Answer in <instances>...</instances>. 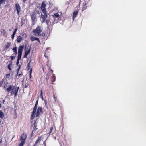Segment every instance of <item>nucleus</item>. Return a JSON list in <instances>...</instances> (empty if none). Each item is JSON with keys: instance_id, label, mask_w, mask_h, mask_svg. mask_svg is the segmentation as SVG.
<instances>
[{"instance_id": "obj_4", "label": "nucleus", "mask_w": 146, "mask_h": 146, "mask_svg": "<svg viewBox=\"0 0 146 146\" xmlns=\"http://www.w3.org/2000/svg\"><path fill=\"white\" fill-rule=\"evenodd\" d=\"M23 48L24 46H20L19 48L18 53L17 60L16 62L17 65H19V60L21 58L22 52L23 50Z\"/></svg>"}, {"instance_id": "obj_31", "label": "nucleus", "mask_w": 146, "mask_h": 146, "mask_svg": "<svg viewBox=\"0 0 146 146\" xmlns=\"http://www.w3.org/2000/svg\"><path fill=\"white\" fill-rule=\"evenodd\" d=\"M43 93H42V90H41V93H40V97H41V98L43 99Z\"/></svg>"}, {"instance_id": "obj_27", "label": "nucleus", "mask_w": 146, "mask_h": 146, "mask_svg": "<svg viewBox=\"0 0 146 146\" xmlns=\"http://www.w3.org/2000/svg\"><path fill=\"white\" fill-rule=\"evenodd\" d=\"M17 29H17V28H15L14 31L13 32L12 34L15 35L16 34V32L17 31Z\"/></svg>"}, {"instance_id": "obj_21", "label": "nucleus", "mask_w": 146, "mask_h": 146, "mask_svg": "<svg viewBox=\"0 0 146 146\" xmlns=\"http://www.w3.org/2000/svg\"><path fill=\"white\" fill-rule=\"evenodd\" d=\"M13 52L14 53L13 54V55H15V56H16L17 54V47H15L13 48Z\"/></svg>"}, {"instance_id": "obj_47", "label": "nucleus", "mask_w": 146, "mask_h": 146, "mask_svg": "<svg viewBox=\"0 0 146 146\" xmlns=\"http://www.w3.org/2000/svg\"><path fill=\"white\" fill-rule=\"evenodd\" d=\"M19 74H18V72H17V74H16V75H15V76H18V75H19Z\"/></svg>"}, {"instance_id": "obj_10", "label": "nucleus", "mask_w": 146, "mask_h": 146, "mask_svg": "<svg viewBox=\"0 0 146 146\" xmlns=\"http://www.w3.org/2000/svg\"><path fill=\"white\" fill-rule=\"evenodd\" d=\"M42 112V110L41 107H39L37 110L36 117H39L40 114V113Z\"/></svg>"}, {"instance_id": "obj_35", "label": "nucleus", "mask_w": 146, "mask_h": 146, "mask_svg": "<svg viewBox=\"0 0 146 146\" xmlns=\"http://www.w3.org/2000/svg\"><path fill=\"white\" fill-rule=\"evenodd\" d=\"M23 75V73L22 72H21L20 74L18 75V76L19 77H21Z\"/></svg>"}, {"instance_id": "obj_3", "label": "nucleus", "mask_w": 146, "mask_h": 146, "mask_svg": "<svg viewBox=\"0 0 146 146\" xmlns=\"http://www.w3.org/2000/svg\"><path fill=\"white\" fill-rule=\"evenodd\" d=\"M42 27L41 26H38L36 29L33 30L32 32L34 33V35L36 36L41 35V33L42 31Z\"/></svg>"}, {"instance_id": "obj_32", "label": "nucleus", "mask_w": 146, "mask_h": 146, "mask_svg": "<svg viewBox=\"0 0 146 146\" xmlns=\"http://www.w3.org/2000/svg\"><path fill=\"white\" fill-rule=\"evenodd\" d=\"M30 62H29V63H28V65H27V69L28 70H29L30 68Z\"/></svg>"}, {"instance_id": "obj_2", "label": "nucleus", "mask_w": 146, "mask_h": 146, "mask_svg": "<svg viewBox=\"0 0 146 146\" xmlns=\"http://www.w3.org/2000/svg\"><path fill=\"white\" fill-rule=\"evenodd\" d=\"M27 135L26 134L23 133L21 135L19 140L21 141L19 143L18 146H23L25 143V141L27 139Z\"/></svg>"}, {"instance_id": "obj_45", "label": "nucleus", "mask_w": 146, "mask_h": 146, "mask_svg": "<svg viewBox=\"0 0 146 146\" xmlns=\"http://www.w3.org/2000/svg\"><path fill=\"white\" fill-rule=\"evenodd\" d=\"M53 97H54V100H55V101H56V98L54 96V95H53Z\"/></svg>"}, {"instance_id": "obj_38", "label": "nucleus", "mask_w": 146, "mask_h": 146, "mask_svg": "<svg viewBox=\"0 0 146 146\" xmlns=\"http://www.w3.org/2000/svg\"><path fill=\"white\" fill-rule=\"evenodd\" d=\"M3 84V81L0 82V87Z\"/></svg>"}, {"instance_id": "obj_36", "label": "nucleus", "mask_w": 146, "mask_h": 146, "mask_svg": "<svg viewBox=\"0 0 146 146\" xmlns=\"http://www.w3.org/2000/svg\"><path fill=\"white\" fill-rule=\"evenodd\" d=\"M52 76L53 78V80L52 81L53 82H54L55 80V76L54 74H53Z\"/></svg>"}, {"instance_id": "obj_29", "label": "nucleus", "mask_w": 146, "mask_h": 146, "mask_svg": "<svg viewBox=\"0 0 146 146\" xmlns=\"http://www.w3.org/2000/svg\"><path fill=\"white\" fill-rule=\"evenodd\" d=\"M29 86V84L28 82L27 83H26L25 84L24 86V88H27Z\"/></svg>"}, {"instance_id": "obj_25", "label": "nucleus", "mask_w": 146, "mask_h": 146, "mask_svg": "<svg viewBox=\"0 0 146 146\" xmlns=\"http://www.w3.org/2000/svg\"><path fill=\"white\" fill-rule=\"evenodd\" d=\"M53 17H56L57 18L59 16V15L58 14V13H56L55 14H54L53 16Z\"/></svg>"}, {"instance_id": "obj_24", "label": "nucleus", "mask_w": 146, "mask_h": 146, "mask_svg": "<svg viewBox=\"0 0 146 146\" xmlns=\"http://www.w3.org/2000/svg\"><path fill=\"white\" fill-rule=\"evenodd\" d=\"M25 50V53L26 54H28L30 52V48H29L27 50Z\"/></svg>"}, {"instance_id": "obj_54", "label": "nucleus", "mask_w": 146, "mask_h": 146, "mask_svg": "<svg viewBox=\"0 0 146 146\" xmlns=\"http://www.w3.org/2000/svg\"><path fill=\"white\" fill-rule=\"evenodd\" d=\"M3 31L4 32H5V30H3Z\"/></svg>"}, {"instance_id": "obj_50", "label": "nucleus", "mask_w": 146, "mask_h": 146, "mask_svg": "<svg viewBox=\"0 0 146 146\" xmlns=\"http://www.w3.org/2000/svg\"><path fill=\"white\" fill-rule=\"evenodd\" d=\"M5 101V100L4 99H3L2 102H3V103H4Z\"/></svg>"}, {"instance_id": "obj_41", "label": "nucleus", "mask_w": 146, "mask_h": 146, "mask_svg": "<svg viewBox=\"0 0 146 146\" xmlns=\"http://www.w3.org/2000/svg\"><path fill=\"white\" fill-rule=\"evenodd\" d=\"M45 33H43L42 34V36L43 37L45 36Z\"/></svg>"}, {"instance_id": "obj_6", "label": "nucleus", "mask_w": 146, "mask_h": 146, "mask_svg": "<svg viewBox=\"0 0 146 146\" xmlns=\"http://www.w3.org/2000/svg\"><path fill=\"white\" fill-rule=\"evenodd\" d=\"M43 13V14H41V18L40 19L41 22L42 23L45 22L46 21V19L48 17V15L47 12L46 13Z\"/></svg>"}, {"instance_id": "obj_46", "label": "nucleus", "mask_w": 146, "mask_h": 146, "mask_svg": "<svg viewBox=\"0 0 146 146\" xmlns=\"http://www.w3.org/2000/svg\"><path fill=\"white\" fill-rule=\"evenodd\" d=\"M18 65V68H20L21 67V65H20V64H19Z\"/></svg>"}, {"instance_id": "obj_23", "label": "nucleus", "mask_w": 146, "mask_h": 146, "mask_svg": "<svg viewBox=\"0 0 146 146\" xmlns=\"http://www.w3.org/2000/svg\"><path fill=\"white\" fill-rule=\"evenodd\" d=\"M6 0H0V5L4 4Z\"/></svg>"}, {"instance_id": "obj_12", "label": "nucleus", "mask_w": 146, "mask_h": 146, "mask_svg": "<svg viewBox=\"0 0 146 146\" xmlns=\"http://www.w3.org/2000/svg\"><path fill=\"white\" fill-rule=\"evenodd\" d=\"M42 138V137L41 136L39 137H38L37 140L35 142L33 146H37V144L38 143H39L40 142Z\"/></svg>"}, {"instance_id": "obj_52", "label": "nucleus", "mask_w": 146, "mask_h": 146, "mask_svg": "<svg viewBox=\"0 0 146 146\" xmlns=\"http://www.w3.org/2000/svg\"><path fill=\"white\" fill-rule=\"evenodd\" d=\"M45 105L47 104V102H45Z\"/></svg>"}, {"instance_id": "obj_1", "label": "nucleus", "mask_w": 146, "mask_h": 146, "mask_svg": "<svg viewBox=\"0 0 146 146\" xmlns=\"http://www.w3.org/2000/svg\"><path fill=\"white\" fill-rule=\"evenodd\" d=\"M19 89V87H17L15 86L9 85H8L7 88L6 89V90L8 94L11 93V96L14 94V97H16L17 95Z\"/></svg>"}, {"instance_id": "obj_20", "label": "nucleus", "mask_w": 146, "mask_h": 146, "mask_svg": "<svg viewBox=\"0 0 146 146\" xmlns=\"http://www.w3.org/2000/svg\"><path fill=\"white\" fill-rule=\"evenodd\" d=\"M22 40V37L20 36H19L17 37V38L16 40L17 41V42L20 43Z\"/></svg>"}, {"instance_id": "obj_37", "label": "nucleus", "mask_w": 146, "mask_h": 146, "mask_svg": "<svg viewBox=\"0 0 146 146\" xmlns=\"http://www.w3.org/2000/svg\"><path fill=\"white\" fill-rule=\"evenodd\" d=\"M28 55V54H26V53H25V54H24V55L23 56V58H27V56Z\"/></svg>"}, {"instance_id": "obj_43", "label": "nucleus", "mask_w": 146, "mask_h": 146, "mask_svg": "<svg viewBox=\"0 0 146 146\" xmlns=\"http://www.w3.org/2000/svg\"><path fill=\"white\" fill-rule=\"evenodd\" d=\"M47 74H48L46 73V74H45V76H44V77L45 78H47Z\"/></svg>"}, {"instance_id": "obj_11", "label": "nucleus", "mask_w": 146, "mask_h": 146, "mask_svg": "<svg viewBox=\"0 0 146 146\" xmlns=\"http://www.w3.org/2000/svg\"><path fill=\"white\" fill-rule=\"evenodd\" d=\"M30 40L31 41H33L35 40H37L39 43H40V41L39 38L34 36H32L30 38Z\"/></svg>"}, {"instance_id": "obj_5", "label": "nucleus", "mask_w": 146, "mask_h": 146, "mask_svg": "<svg viewBox=\"0 0 146 146\" xmlns=\"http://www.w3.org/2000/svg\"><path fill=\"white\" fill-rule=\"evenodd\" d=\"M31 17L32 20V25H34L37 21L36 14L35 12H33L31 15Z\"/></svg>"}, {"instance_id": "obj_18", "label": "nucleus", "mask_w": 146, "mask_h": 146, "mask_svg": "<svg viewBox=\"0 0 146 146\" xmlns=\"http://www.w3.org/2000/svg\"><path fill=\"white\" fill-rule=\"evenodd\" d=\"M38 99L36 102L35 105L34 107H33V111H35V110L36 111V110L37 108V105L38 103Z\"/></svg>"}, {"instance_id": "obj_16", "label": "nucleus", "mask_w": 146, "mask_h": 146, "mask_svg": "<svg viewBox=\"0 0 146 146\" xmlns=\"http://www.w3.org/2000/svg\"><path fill=\"white\" fill-rule=\"evenodd\" d=\"M36 111H33V110L32 112V114L31 115V120H33L34 118L35 117V114Z\"/></svg>"}, {"instance_id": "obj_55", "label": "nucleus", "mask_w": 146, "mask_h": 146, "mask_svg": "<svg viewBox=\"0 0 146 146\" xmlns=\"http://www.w3.org/2000/svg\"><path fill=\"white\" fill-rule=\"evenodd\" d=\"M1 120L0 119V123H1Z\"/></svg>"}, {"instance_id": "obj_49", "label": "nucleus", "mask_w": 146, "mask_h": 146, "mask_svg": "<svg viewBox=\"0 0 146 146\" xmlns=\"http://www.w3.org/2000/svg\"><path fill=\"white\" fill-rule=\"evenodd\" d=\"M26 0H23V1L24 3H25Z\"/></svg>"}, {"instance_id": "obj_42", "label": "nucleus", "mask_w": 146, "mask_h": 146, "mask_svg": "<svg viewBox=\"0 0 146 146\" xmlns=\"http://www.w3.org/2000/svg\"><path fill=\"white\" fill-rule=\"evenodd\" d=\"M20 68H17V72H18V73L19 72V70H20Z\"/></svg>"}, {"instance_id": "obj_34", "label": "nucleus", "mask_w": 146, "mask_h": 146, "mask_svg": "<svg viewBox=\"0 0 146 146\" xmlns=\"http://www.w3.org/2000/svg\"><path fill=\"white\" fill-rule=\"evenodd\" d=\"M5 76L7 78H9L10 77V74L9 73L6 74L5 75Z\"/></svg>"}, {"instance_id": "obj_39", "label": "nucleus", "mask_w": 146, "mask_h": 146, "mask_svg": "<svg viewBox=\"0 0 146 146\" xmlns=\"http://www.w3.org/2000/svg\"><path fill=\"white\" fill-rule=\"evenodd\" d=\"M15 35H12V38L13 40L14 38V37H15Z\"/></svg>"}, {"instance_id": "obj_26", "label": "nucleus", "mask_w": 146, "mask_h": 146, "mask_svg": "<svg viewBox=\"0 0 146 146\" xmlns=\"http://www.w3.org/2000/svg\"><path fill=\"white\" fill-rule=\"evenodd\" d=\"M32 68H31L30 69V74H29L30 79H31V77H32L31 73H32Z\"/></svg>"}, {"instance_id": "obj_17", "label": "nucleus", "mask_w": 146, "mask_h": 146, "mask_svg": "<svg viewBox=\"0 0 146 146\" xmlns=\"http://www.w3.org/2000/svg\"><path fill=\"white\" fill-rule=\"evenodd\" d=\"M11 44V43L10 42H7L4 48V50H5L7 49L10 46Z\"/></svg>"}, {"instance_id": "obj_33", "label": "nucleus", "mask_w": 146, "mask_h": 146, "mask_svg": "<svg viewBox=\"0 0 146 146\" xmlns=\"http://www.w3.org/2000/svg\"><path fill=\"white\" fill-rule=\"evenodd\" d=\"M47 78H45L47 82L48 83V80L49 79V76L48 74H47Z\"/></svg>"}, {"instance_id": "obj_8", "label": "nucleus", "mask_w": 146, "mask_h": 146, "mask_svg": "<svg viewBox=\"0 0 146 146\" xmlns=\"http://www.w3.org/2000/svg\"><path fill=\"white\" fill-rule=\"evenodd\" d=\"M46 5L45 3L44 2H43L41 5V9L43 13H46V9L45 7Z\"/></svg>"}, {"instance_id": "obj_9", "label": "nucleus", "mask_w": 146, "mask_h": 146, "mask_svg": "<svg viewBox=\"0 0 146 146\" xmlns=\"http://www.w3.org/2000/svg\"><path fill=\"white\" fill-rule=\"evenodd\" d=\"M32 121H31V124L32 127H33V130L36 131L37 129V123H36V120L35 121L33 124H32Z\"/></svg>"}, {"instance_id": "obj_51", "label": "nucleus", "mask_w": 146, "mask_h": 146, "mask_svg": "<svg viewBox=\"0 0 146 146\" xmlns=\"http://www.w3.org/2000/svg\"><path fill=\"white\" fill-rule=\"evenodd\" d=\"M44 56H45L46 57H47V56H46V55H45H45H44Z\"/></svg>"}, {"instance_id": "obj_53", "label": "nucleus", "mask_w": 146, "mask_h": 146, "mask_svg": "<svg viewBox=\"0 0 146 146\" xmlns=\"http://www.w3.org/2000/svg\"><path fill=\"white\" fill-rule=\"evenodd\" d=\"M1 107V104H0V108Z\"/></svg>"}, {"instance_id": "obj_44", "label": "nucleus", "mask_w": 146, "mask_h": 146, "mask_svg": "<svg viewBox=\"0 0 146 146\" xmlns=\"http://www.w3.org/2000/svg\"><path fill=\"white\" fill-rule=\"evenodd\" d=\"M34 131H33V130L32 131L31 133V136L33 134Z\"/></svg>"}, {"instance_id": "obj_30", "label": "nucleus", "mask_w": 146, "mask_h": 146, "mask_svg": "<svg viewBox=\"0 0 146 146\" xmlns=\"http://www.w3.org/2000/svg\"><path fill=\"white\" fill-rule=\"evenodd\" d=\"M14 56H10V57L11 58V61L13 60L15 58L16 56L14 55Z\"/></svg>"}, {"instance_id": "obj_14", "label": "nucleus", "mask_w": 146, "mask_h": 146, "mask_svg": "<svg viewBox=\"0 0 146 146\" xmlns=\"http://www.w3.org/2000/svg\"><path fill=\"white\" fill-rule=\"evenodd\" d=\"M87 4L86 2H84L83 3V7H82V11H83L85 10L87 8Z\"/></svg>"}, {"instance_id": "obj_15", "label": "nucleus", "mask_w": 146, "mask_h": 146, "mask_svg": "<svg viewBox=\"0 0 146 146\" xmlns=\"http://www.w3.org/2000/svg\"><path fill=\"white\" fill-rule=\"evenodd\" d=\"M45 22L47 25V28L48 29H50V27L51 22L49 20H46Z\"/></svg>"}, {"instance_id": "obj_19", "label": "nucleus", "mask_w": 146, "mask_h": 146, "mask_svg": "<svg viewBox=\"0 0 146 146\" xmlns=\"http://www.w3.org/2000/svg\"><path fill=\"white\" fill-rule=\"evenodd\" d=\"M12 61H9V63L8 65L7 68H8V69L10 71L11 70V67L12 66Z\"/></svg>"}, {"instance_id": "obj_13", "label": "nucleus", "mask_w": 146, "mask_h": 146, "mask_svg": "<svg viewBox=\"0 0 146 146\" xmlns=\"http://www.w3.org/2000/svg\"><path fill=\"white\" fill-rule=\"evenodd\" d=\"M78 13V11L77 10H75L73 12L72 17L73 19L74 18H75L76 17V16L77 15Z\"/></svg>"}, {"instance_id": "obj_40", "label": "nucleus", "mask_w": 146, "mask_h": 146, "mask_svg": "<svg viewBox=\"0 0 146 146\" xmlns=\"http://www.w3.org/2000/svg\"><path fill=\"white\" fill-rule=\"evenodd\" d=\"M50 73H51V74H52L53 72V70L52 69H51L50 71L49 72Z\"/></svg>"}, {"instance_id": "obj_28", "label": "nucleus", "mask_w": 146, "mask_h": 146, "mask_svg": "<svg viewBox=\"0 0 146 146\" xmlns=\"http://www.w3.org/2000/svg\"><path fill=\"white\" fill-rule=\"evenodd\" d=\"M53 130V127H52L50 128V132L48 133L49 134H50L52 132Z\"/></svg>"}, {"instance_id": "obj_7", "label": "nucleus", "mask_w": 146, "mask_h": 146, "mask_svg": "<svg viewBox=\"0 0 146 146\" xmlns=\"http://www.w3.org/2000/svg\"><path fill=\"white\" fill-rule=\"evenodd\" d=\"M16 10L17 12V14L18 15H19L20 12L21 11V8L19 4L16 3L15 4V11Z\"/></svg>"}, {"instance_id": "obj_48", "label": "nucleus", "mask_w": 146, "mask_h": 146, "mask_svg": "<svg viewBox=\"0 0 146 146\" xmlns=\"http://www.w3.org/2000/svg\"><path fill=\"white\" fill-rule=\"evenodd\" d=\"M6 86H7V85L6 84H5V86H4V88H6Z\"/></svg>"}, {"instance_id": "obj_22", "label": "nucleus", "mask_w": 146, "mask_h": 146, "mask_svg": "<svg viewBox=\"0 0 146 146\" xmlns=\"http://www.w3.org/2000/svg\"><path fill=\"white\" fill-rule=\"evenodd\" d=\"M4 117V114L3 112L0 110V117L3 118Z\"/></svg>"}]
</instances>
